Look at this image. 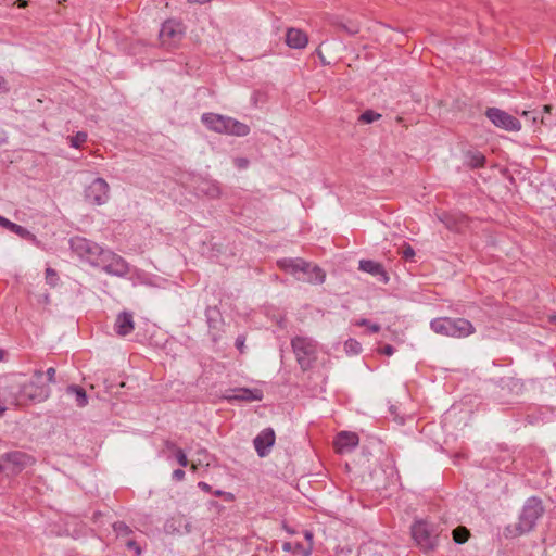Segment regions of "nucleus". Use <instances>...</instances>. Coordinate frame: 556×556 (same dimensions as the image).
I'll list each match as a JSON object with an SVG mask.
<instances>
[{
    "label": "nucleus",
    "mask_w": 556,
    "mask_h": 556,
    "mask_svg": "<svg viewBox=\"0 0 556 556\" xmlns=\"http://www.w3.org/2000/svg\"><path fill=\"white\" fill-rule=\"evenodd\" d=\"M295 549L303 554L306 548H304L302 544L296 543L295 544Z\"/></svg>",
    "instance_id": "nucleus-48"
},
{
    "label": "nucleus",
    "mask_w": 556,
    "mask_h": 556,
    "mask_svg": "<svg viewBox=\"0 0 556 556\" xmlns=\"http://www.w3.org/2000/svg\"><path fill=\"white\" fill-rule=\"evenodd\" d=\"M109 192V184L99 177L85 189V199L91 204L102 205L108 202Z\"/></svg>",
    "instance_id": "nucleus-13"
},
{
    "label": "nucleus",
    "mask_w": 556,
    "mask_h": 556,
    "mask_svg": "<svg viewBox=\"0 0 556 556\" xmlns=\"http://www.w3.org/2000/svg\"><path fill=\"white\" fill-rule=\"evenodd\" d=\"M198 191L213 199L217 198L220 193L219 186L212 180L201 181L198 186Z\"/></svg>",
    "instance_id": "nucleus-23"
},
{
    "label": "nucleus",
    "mask_w": 556,
    "mask_h": 556,
    "mask_svg": "<svg viewBox=\"0 0 556 556\" xmlns=\"http://www.w3.org/2000/svg\"><path fill=\"white\" fill-rule=\"evenodd\" d=\"M433 332L453 338H466L472 334L476 329L471 321L466 318L439 317L430 323Z\"/></svg>",
    "instance_id": "nucleus-3"
},
{
    "label": "nucleus",
    "mask_w": 556,
    "mask_h": 556,
    "mask_svg": "<svg viewBox=\"0 0 556 556\" xmlns=\"http://www.w3.org/2000/svg\"><path fill=\"white\" fill-rule=\"evenodd\" d=\"M402 256L405 260H412L415 256V251L410 245H406L402 251Z\"/></svg>",
    "instance_id": "nucleus-34"
},
{
    "label": "nucleus",
    "mask_w": 556,
    "mask_h": 556,
    "mask_svg": "<svg viewBox=\"0 0 556 556\" xmlns=\"http://www.w3.org/2000/svg\"><path fill=\"white\" fill-rule=\"evenodd\" d=\"M358 435L354 432L342 431L334 440L336 448L339 453H348L354 450L358 445Z\"/></svg>",
    "instance_id": "nucleus-16"
},
{
    "label": "nucleus",
    "mask_w": 556,
    "mask_h": 556,
    "mask_svg": "<svg viewBox=\"0 0 556 556\" xmlns=\"http://www.w3.org/2000/svg\"><path fill=\"white\" fill-rule=\"evenodd\" d=\"M65 394L72 399H74V402L77 407H85L88 404V396L86 394V391L84 388L77 384H71L66 388Z\"/></svg>",
    "instance_id": "nucleus-20"
},
{
    "label": "nucleus",
    "mask_w": 556,
    "mask_h": 556,
    "mask_svg": "<svg viewBox=\"0 0 556 556\" xmlns=\"http://www.w3.org/2000/svg\"><path fill=\"white\" fill-rule=\"evenodd\" d=\"M189 3H193V2H197V3H204L206 2V0H188Z\"/></svg>",
    "instance_id": "nucleus-50"
},
{
    "label": "nucleus",
    "mask_w": 556,
    "mask_h": 556,
    "mask_svg": "<svg viewBox=\"0 0 556 556\" xmlns=\"http://www.w3.org/2000/svg\"><path fill=\"white\" fill-rule=\"evenodd\" d=\"M235 164L238 168H245L249 164V161L244 157H237L235 160Z\"/></svg>",
    "instance_id": "nucleus-40"
},
{
    "label": "nucleus",
    "mask_w": 556,
    "mask_h": 556,
    "mask_svg": "<svg viewBox=\"0 0 556 556\" xmlns=\"http://www.w3.org/2000/svg\"><path fill=\"white\" fill-rule=\"evenodd\" d=\"M4 410H5V407L0 405V416L3 414Z\"/></svg>",
    "instance_id": "nucleus-53"
},
{
    "label": "nucleus",
    "mask_w": 556,
    "mask_h": 556,
    "mask_svg": "<svg viewBox=\"0 0 556 556\" xmlns=\"http://www.w3.org/2000/svg\"><path fill=\"white\" fill-rule=\"evenodd\" d=\"M358 268L365 273H368L378 278V280L382 283H387L389 281V276L384 270L383 266L371 260H362L359 261Z\"/></svg>",
    "instance_id": "nucleus-18"
},
{
    "label": "nucleus",
    "mask_w": 556,
    "mask_h": 556,
    "mask_svg": "<svg viewBox=\"0 0 556 556\" xmlns=\"http://www.w3.org/2000/svg\"><path fill=\"white\" fill-rule=\"evenodd\" d=\"M225 399L228 401H245V402H254L263 400V391L260 389H249V388H235L228 390V393L225 395Z\"/></svg>",
    "instance_id": "nucleus-15"
},
{
    "label": "nucleus",
    "mask_w": 556,
    "mask_h": 556,
    "mask_svg": "<svg viewBox=\"0 0 556 556\" xmlns=\"http://www.w3.org/2000/svg\"><path fill=\"white\" fill-rule=\"evenodd\" d=\"M308 38L304 31L296 28L288 29L286 34V43L292 49H302L306 47Z\"/></svg>",
    "instance_id": "nucleus-19"
},
{
    "label": "nucleus",
    "mask_w": 556,
    "mask_h": 556,
    "mask_svg": "<svg viewBox=\"0 0 556 556\" xmlns=\"http://www.w3.org/2000/svg\"><path fill=\"white\" fill-rule=\"evenodd\" d=\"M410 532L416 545L425 552L432 551L438 545V535L433 527L426 521H415Z\"/></svg>",
    "instance_id": "nucleus-7"
},
{
    "label": "nucleus",
    "mask_w": 556,
    "mask_h": 556,
    "mask_svg": "<svg viewBox=\"0 0 556 556\" xmlns=\"http://www.w3.org/2000/svg\"><path fill=\"white\" fill-rule=\"evenodd\" d=\"M42 378L43 372L36 370L34 380L21 387V396L38 403L46 401L50 396L51 389L48 383L42 382Z\"/></svg>",
    "instance_id": "nucleus-9"
},
{
    "label": "nucleus",
    "mask_w": 556,
    "mask_h": 556,
    "mask_svg": "<svg viewBox=\"0 0 556 556\" xmlns=\"http://www.w3.org/2000/svg\"><path fill=\"white\" fill-rule=\"evenodd\" d=\"M291 348L296 363L303 371L309 370L317 361L318 342L306 336H295L291 339Z\"/></svg>",
    "instance_id": "nucleus-4"
},
{
    "label": "nucleus",
    "mask_w": 556,
    "mask_h": 556,
    "mask_svg": "<svg viewBox=\"0 0 556 556\" xmlns=\"http://www.w3.org/2000/svg\"><path fill=\"white\" fill-rule=\"evenodd\" d=\"M191 471H197L198 467L195 464H191V467H190Z\"/></svg>",
    "instance_id": "nucleus-52"
},
{
    "label": "nucleus",
    "mask_w": 556,
    "mask_h": 556,
    "mask_svg": "<svg viewBox=\"0 0 556 556\" xmlns=\"http://www.w3.org/2000/svg\"><path fill=\"white\" fill-rule=\"evenodd\" d=\"M0 459L8 476L18 475L27 467L33 466L36 462L33 455L22 451L8 452L3 454Z\"/></svg>",
    "instance_id": "nucleus-8"
},
{
    "label": "nucleus",
    "mask_w": 556,
    "mask_h": 556,
    "mask_svg": "<svg viewBox=\"0 0 556 556\" xmlns=\"http://www.w3.org/2000/svg\"><path fill=\"white\" fill-rule=\"evenodd\" d=\"M55 369L53 367H50L47 369L46 371V376H47V379H48V382L49 383H54L55 382Z\"/></svg>",
    "instance_id": "nucleus-37"
},
{
    "label": "nucleus",
    "mask_w": 556,
    "mask_h": 556,
    "mask_svg": "<svg viewBox=\"0 0 556 556\" xmlns=\"http://www.w3.org/2000/svg\"><path fill=\"white\" fill-rule=\"evenodd\" d=\"M280 269L295 277L296 280L311 285H321L326 273L318 265L301 257H286L277 262Z\"/></svg>",
    "instance_id": "nucleus-1"
},
{
    "label": "nucleus",
    "mask_w": 556,
    "mask_h": 556,
    "mask_svg": "<svg viewBox=\"0 0 556 556\" xmlns=\"http://www.w3.org/2000/svg\"><path fill=\"white\" fill-rule=\"evenodd\" d=\"M127 546H128L129 548H134L137 555H139V554L141 553L140 547H139V546H137L136 542H134V541H129V542H127Z\"/></svg>",
    "instance_id": "nucleus-45"
},
{
    "label": "nucleus",
    "mask_w": 556,
    "mask_h": 556,
    "mask_svg": "<svg viewBox=\"0 0 556 556\" xmlns=\"http://www.w3.org/2000/svg\"><path fill=\"white\" fill-rule=\"evenodd\" d=\"M14 223L0 215V226L10 230Z\"/></svg>",
    "instance_id": "nucleus-41"
},
{
    "label": "nucleus",
    "mask_w": 556,
    "mask_h": 556,
    "mask_svg": "<svg viewBox=\"0 0 556 556\" xmlns=\"http://www.w3.org/2000/svg\"><path fill=\"white\" fill-rule=\"evenodd\" d=\"M3 358V351L0 349V362L2 361Z\"/></svg>",
    "instance_id": "nucleus-54"
},
{
    "label": "nucleus",
    "mask_w": 556,
    "mask_h": 556,
    "mask_svg": "<svg viewBox=\"0 0 556 556\" xmlns=\"http://www.w3.org/2000/svg\"><path fill=\"white\" fill-rule=\"evenodd\" d=\"M304 536L308 541L309 544L306 547V549L304 551L303 556H311V554L313 552V533L311 531L306 530L304 532Z\"/></svg>",
    "instance_id": "nucleus-32"
},
{
    "label": "nucleus",
    "mask_w": 556,
    "mask_h": 556,
    "mask_svg": "<svg viewBox=\"0 0 556 556\" xmlns=\"http://www.w3.org/2000/svg\"><path fill=\"white\" fill-rule=\"evenodd\" d=\"M114 530L118 534H128L131 532L130 528L125 522H116L114 523Z\"/></svg>",
    "instance_id": "nucleus-33"
},
{
    "label": "nucleus",
    "mask_w": 556,
    "mask_h": 556,
    "mask_svg": "<svg viewBox=\"0 0 556 556\" xmlns=\"http://www.w3.org/2000/svg\"><path fill=\"white\" fill-rule=\"evenodd\" d=\"M357 325L366 326L371 333H377L381 329L380 325L370 323L368 319H361L359 321H357Z\"/></svg>",
    "instance_id": "nucleus-30"
},
{
    "label": "nucleus",
    "mask_w": 556,
    "mask_h": 556,
    "mask_svg": "<svg viewBox=\"0 0 556 556\" xmlns=\"http://www.w3.org/2000/svg\"><path fill=\"white\" fill-rule=\"evenodd\" d=\"M175 458L181 467H187L189 465L187 454L185 453V451L182 448L177 450V453L175 454Z\"/></svg>",
    "instance_id": "nucleus-31"
},
{
    "label": "nucleus",
    "mask_w": 556,
    "mask_h": 556,
    "mask_svg": "<svg viewBox=\"0 0 556 556\" xmlns=\"http://www.w3.org/2000/svg\"><path fill=\"white\" fill-rule=\"evenodd\" d=\"M8 91H9L8 81L4 79V77L0 76V93H4Z\"/></svg>",
    "instance_id": "nucleus-42"
},
{
    "label": "nucleus",
    "mask_w": 556,
    "mask_h": 556,
    "mask_svg": "<svg viewBox=\"0 0 556 556\" xmlns=\"http://www.w3.org/2000/svg\"><path fill=\"white\" fill-rule=\"evenodd\" d=\"M97 267L116 277H125L129 273V264L121 255L108 249L104 250Z\"/></svg>",
    "instance_id": "nucleus-10"
},
{
    "label": "nucleus",
    "mask_w": 556,
    "mask_h": 556,
    "mask_svg": "<svg viewBox=\"0 0 556 556\" xmlns=\"http://www.w3.org/2000/svg\"><path fill=\"white\" fill-rule=\"evenodd\" d=\"M485 116L492 124L507 131H518L521 129V123L515 116L498 108H488Z\"/></svg>",
    "instance_id": "nucleus-12"
},
{
    "label": "nucleus",
    "mask_w": 556,
    "mask_h": 556,
    "mask_svg": "<svg viewBox=\"0 0 556 556\" xmlns=\"http://www.w3.org/2000/svg\"><path fill=\"white\" fill-rule=\"evenodd\" d=\"M10 231H12L13 233H15V235H17V236H20L21 238H24V239L34 238V236L30 233L29 230H27L23 226L17 225L15 223L11 226Z\"/></svg>",
    "instance_id": "nucleus-28"
},
{
    "label": "nucleus",
    "mask_w": 556,
    "mask_h": 556,
    "mask_svg": "<svg viewBox=\"0 0 556 556\" xmlns=\"http://www.w3.org/2000/svg\"><path fill=\"white\" fill-rule=\"evenodd\" d=\"M544 507L541 498L536 496L529 497L520 511L516 531L518 534H525L532 531L538 520L543 516Z\"/></svg>",
    "instance_id": "nucleus-5"
},
{
    "label": "nucleus",
    "mask_w": 556,
    "mask_h": 556,
    "mask_svg": "<svg viewBox=\"0 0 556 556\" xmlns=\"http://www.w3.org/2000/svg\"><path fill=\"white\" fill-rule=\"evenodd\" d=\"M275 439V431L271 428H265L254 438V448L260 457H265L270 453Z\"/></svg>",
    "instance_id": "nucleus-14"
},
{
    "label": "nucleus",
    "mask_w": 556,
    "mask_h": 556,
    "mask_svg": "<svg viewBox=\"0 0 556 556\" xmlns=\"http://www.w3.org/2000/svg\"><path fill=\"white\" fill-rule=\"evenodd\" d=\"M485 163V156L479 151H468L465 154V165L470 168L483 167Z\"/></svg>",
    "instance_id": "nucleus-22"
},
{
    "label": "nucleus",
    "mask_w": 556,
    "mask_h": 556,
    "mask_svg": "<svg viewBox=\"0 0 556 556\" xmlns=\"http://www.w3.org/2000/svg\"><path fill=\"white\" fill-rule=\"evenodd\" d=\"M243 345H244V339H243L242 337H238V338L236 339V346H237L240 351H242Z\"/></svg>",
    "instance_id": "nucleus-46"
},
{
    "label": "nucleus",
    "mask_w": 556,
    "mask_h": 556,
    "mask_svg": "<svg viewBox=\"0 0 556 556\" xmlns=\"http://www.w3.org/2000/svg\"><path fill=\"white\" fill-rule=\"evenodd\" d=\"M11 403L17 405V404H20V400L17 397H13L11 400Z\"/></svg>",
    "instance_id": "nucleus-51"
},
{
    "label": "nucleus",
    "mask_w": 556,
    "mask_h": 556,
    "mask_svg": "<svg viewBox=\"0 0 556 556\" xmlns=\"http://www.w3.org/2000/svg\"><path fill=\"white\" fill-rule=\"evenodd\" d=\"M87 132L77 131L75 135L68 137V142L72 148L79 149L81 144L87 141Z\"/></svg>",
    "instance_id": "nucleus-24"
},
{
    "label": "nucleus",
    "mask_w": 556,
    "mask_h": 556,
    "mask_svg": "<svg viewBox=\"0 0 556 556\" xmlns=\"http://www.w3.org/2000/svg\"><path fill=\"white\" fill-rule=\"evenodd\" d=\"M344 351L349 355H357L362 351V345L357 340L351 338L344 342Z\"/></svg>",
    "instance_id": "nucleus-25"
},
{
    "label": "nucleus",
    "mask_w": 556,
    "mask_h": 556,
    "mask_svg": "<svg viewBox=\"0 0 556 556\" xmlns=\"http://www.w3.org/2000/svg\"><path fill=\"white\" fill-rule=\"evenodd\" d=\"M201 122L208 130L220 135L245 137L250 134L249 125L223 114L203 113Z\"/></svg>",
    "instance_id": "nucleus-2"
},
{
    "label": "nucleus",
    "mask_w": 556,
    "mask_h": 556,
    "mask_svg": "<svg viewBox=\"0 0 556 556\" xmlns=\"http://www.w3.org/2000/svg\"><path fill=\"white\" fill-rule=\"evenodd\" d=\"M290 549H291V543H285L283 551H290Z\"/></svg>",
    "instance_id": "nucleus-49"
},
{
    "label": "nucleus",
    "mask_w": 556,
    "mask_h": 556,
    "mask_svg": "<svg viewBox=\"0 0 556 556\" xmlns=\"http://www.w3.org/2000/svg\"><path fill=\"white\" fill-rule=\"evenodd\" d=\"M185 471L184 469L179 468V469H175L172 473V478L173 480L175 481H182L185 479Z\"/></svg>",
    "instance_id": "nucleus-35"
},
{
    "label": "nucleus",
    "mask_w": 556,
    "mask_h": 556,
    "mask_svg": "<svg viewBox=\"0 0 556 556\" xmlns=\"http://www.w3.org/2000/svg\"><path fill=\"white\" fill-rule=\"evenodd\" d=\"M380 117H381V114H379L372 110H366L365 112H363L361 114L359 121L365 124H370V123L378 121Z\"/></svg>",
    "instance_id": "nucleus-27"
},
{
    "label": "nucleus",
    "mask_w": 556,
    "mask_h": 556,
    "mask_svg": "<svg viewBox=\"0 0 556 556\" xmlns=\"http://www.w3.org/2000/svg\"><path fill=\"white\" fill-rule=\"evenodd\" d=\"M72 252L83 262L97 267L104 253V248L84 237H73L70 240Z\"/></svg>",
    "instance_id": "nucleus-6"
},
{
    "label": "nucleus",
    "mask_w": 556,
    "mask_h": 556,
    "mask_svg": "<svg viewBox=\"0 0 556 556\" xmlns=\"http://www.w3.org/2000/svg\"><path fill=\"white\" fill-rule=\"evenodd\" d=\"M135 329L134 315L130 312H122L116 316L114 330L121 336L125 337L131 333Z\"/></svg>",
    "instance_id": "nucleus-17"
},
{
    "label": "nucleus",
    "mask_w": 556,
    "mask_h": 556,
    "mask_svg": "<svg viewBox=\"0 0 556 556\" xmlns=\"http://www.w3.org/2000/svg\"><path fill=\"white\" fill-rule=\"evenodd\" d=\"M219 315L218 309L216 307H207L205 311V316L207 324L211 328L215 327L216 317Z\"/></svg>",
    "instance_id": "nucleus-29"
},
{
    "label": "nucleus",
    "mask_w": 556,
    "mask_h": 556,
    "mask_svg": "<svg viewBox=\"0 0 556 556\" xmlns=\"http://www.w3.org/2000/svg\"><path fill=\"white\" fill-rule=\"evenodd\" d=\"M160 40L163 47H176L185 36V26L176 20H167L160 29Z\"/></svg>",
    "instance_id": "nucleus-11"
},
{
    "label": "nucleus",
    "mask_w": 556,
    "mask_h": 556,
    "mask_svg": "<svg viewBox=\"0 0 556 556\" xmlns=\"http://www.w3.org/2000/svg\"><path fill=\"white\" fill-rule=\"evenodd\" d=\"M164 446L166 450L174 453V455L177 453V450H180V447L177 446V444L173 441L166 440L164 442Z\"/></svg>",
    "instance_id": "nucleus-36"
},
{
    "label": "nucleus",
    "mask_w": 556,
    "mask_h": 556,
    "mask_svg": "<svg viewBox=\"0 0 556 556\" xmlns=\"http://www.w3.org/2000/svg\"><path fill=\"white\" fill-rule=\"evenodd\" d=\"M198 488L206 493H210L212 491V486L204 481L198 482Z\"/></svg>",
    "instance_id": "nucleus-44"
},
{
    "label": "nucleus",
    "mask_w": 556,
    "mask_h": 556,
    "mask_svg": "<svg viewBox=\"0 0 556 556\" xmlns=\"http://www.w3.org/2000/svg\"><path fill=\"white\" fill-rule=\"evenodd\" d=\"M452 534H453V540L457 544L465 543L468 540L469 535H470L468 529L465 528V527H457V528H455L453 530Z\"/></svg>",
    "instance_id": "nucleus-26"
},
{
    "label": "nucleus",
    "mask_w": 556,
    "mask_h": 556,
    "mask_svg": "<svg viewBox=\"0 0 556 556\" xmlns=\"http://www.w3.org/2000/svg\"><path fill=\"white\" fill-rule=\"evenodd\" d=\"M553 410L548 407H541L536 413L528 414L526 420L530 425L539 424L540 421L546 422L552 420Z\"/></svg>",
    "instance_id": "nucleus-21"
},
{
    "label": "nucleus",
    "mask_w": 556,
    "mask_h": 556,
    "mask_svg": "<svg viewBox=\"0 0 556 556\" xmlns=\"http://www.w3.org/2000/svg\"><path fill=\"white\" fill-rule=\"evenodd\" d=\"M214 495L218 497H225L227 501H231L233 498V495L231 493L222 490L214 491Z\"/></svg>",
    "instance_id": "nucleus-38"
},
{
    "label": "nucleus",
    "mask_w": 556,
    "mask_h": 556,
    "mask_svg": "<svg viewBox=\"0 0 556 556\" xmlns=\"http://www.w3.org/2000/svg\"><path fill=\"white\" fill-rule=\"evenodd\" d=\"M394 351L395 350L392 345L387 344L380 350V353L391 356L394 353Z\"/></svg>",
    "instance_id": "nucleus-43"
},
{
    "label": "nucleus",
    "mask_w": 556,
    "mask_h": 556,
    "mask_svg": "<svg viewBox=\"0 0 556 556\" xmlns=\"http://www.w3.org/2000/svg\"><path fill=\"white\" fill-rule=\"evenodd\" d=\"M46 278L47 280L49 281V283H54L53 282V279H56V273L54 269L52 268H47L46 269Z\"/></svg>",
    "instance_id": "nucleus-39"
},
{
    "label": "nucleus",
    "mask_w": 556,
    "mask_h": 556,
    "mask_svg": "<svg viewBox=\"0 0 556 556\" xmlns=\"http://www.w3.org/2000/svg\"><path fill=\"white\" fill-rule=\"evenodd\" d=\"M260 97H261V92L260 91H255L253 92L252 94V101H253V104L256 105L258 100H260Z\"/></svg>",
    "instance_id": "nucleus-47"
}]
</instances>
